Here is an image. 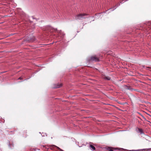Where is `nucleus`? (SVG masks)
I'll return each mask as SVG.
<instances>
[{"instance_id": "f3484780", "label": "nucleus", "mask_w": 151, "mask_h": 151, "mask_svg": "<svg viewBox=\"0 0 151 151\" xmlns=\"http://www.w3.org/2000/svg\"><path fill=\"white\" fill-rule=\"evenodd\" d=\"M128 0H126V1H128Z\"/></svg>"}, {"instance_id": "f8f14e48", "label": "nucleus", "mask_w": 151, "mask_h": 151, "mask_svg": "<svg viewBox=\"0 0 151 151\" xmlns=\"http://www.w3.org/2000/svg\"><path fill=\"white\" fill-rule=\"evenodd\" d=\"M14 131H15V130L13 131H9H9H8V132L9 133H12L13 134L14 133Z\"/></svg>"}, {"instance_id": "2eb2a0df", "label": "nucleus", "mask_w": 151, "mask_h": 151, "mask_svg": "<svg viewBox=\"0 0 151 151\" xmlns=\"http://www.w3.org/2000/svg\"><path fill=\"white\" fill-rule=\"evenodd\" d=\"M50 149L52 150V148L50 147Z\"/></svg>"}, {"instance_id": "0eeeda50", "label": "nucleus", "mask_w": 151, "mask_h": 151, "mask_svg": "<svg viewBox=\"0 0 151 151\" xmlns=\"http://www.w3.org/2000/svg\"><path fill=\"white\" fill-rule=\"evenodd\" d=\"M104 78L105 79H106L108 80H109L111 79L110 77H109V76H107V77L105 76L104 77Z\"/></svg>"}, {"instance_id": "6e6552de", "label": "nucleus", "mask_w": 151, "mask_h": 151, "mask_svg": "<svg viewBox=\"0 0 151 151\" xmlns=\"http://www.w3.org/2000/svg\"><path fill=\"white\" fill-rule=\"evenodd\" d=\"M138 130L139 132L141 134H142L143 133V130L142 129H138Z\"/></svg>"}, {"instance_id": "4468645a", "label": "nucleus", "mask_w": 151, "mask_h": 151, "mask_svg": "<svg viewBox=\"0 0 151 151\" xmlns=\"http://www.w3.org/2000/svg\"><path fill=\"white\" fill-rule=\"evenodd\" d=\"M22 78L21 77H20L19 78H18V79H20V80H22Z\"/></svg>"}, {"instance_id": "ddd939ff", "label": "nucleus", "mask_w": 151, "mask_h": 151, "mask_svg": "<svg viewBox=\"0 0 151 151\" xmlns=\"http://www.w3.org/2000/svg\"><path fill=\"white\" fill-rule=\"evenodd\" d=\"M41 147H45L46 148H47V145H41Z\"/></svg>"}, {"instance_id": "39448f33", "label": "nucleus", "mask_w": 151, "mask_h": 151, "mask_svg": "<svg viewBox=\"0 0 151 151\" xmlns=\"http://www.w3.org/2000/svg\"><path fill=\"white\" fill-rule=\"evenodd\" d=\"M89 147L91 150L93 151H94L96 149L95 147L93 145H89Z\"/></svg>"}, {"instance_id": "20e7f679", "label": "nucleus", "mask_w": 151, "mask_h": 151, "mask_svg": "<svg viewBox=\"0 0 151 151\" xmlns=\"http://www.w3.org/2000/svg\"><path fill=\"white\" fill-rule=\"evenodd\" d=\"M50 31L51 32H53V31H56L58 33L60 34L62 32V31H59L57 30V29L56 28H54L52 27H50Z\"/></svg>"}, {"instance_id": "7ed1b4c3", "label": "nucleus", "mask_w": 151, "mask_h": 151, "mask_svg": "<svg viewBox=\"0 0 151 151\" xmlns=\"http://www.w3.org/2000/svg\"><path fill=\"white\" fill-rule=\"evenodd\" d=\"M63 86L61 83H57L53 84L52 85V88H60Z\"/></svg>"}, {"instance_id": "423d86ee", "label": "nucleus", "mask_w": 151, "mask_h": 151, "mask_svg": "<svg viewBox=\"0 0 151 151\" xmlns=\"http://www.w3.org/2000/svg\"><path fill=\"white\" fill-rule=\"evenodd\" d=\"M107 151H113L114 148L112 147H109L106 149Z\"/></svg>"}, {"instance_id": "f257e3e1", "label": "nucleus", "mask_w": 151, "mask_h": 151, "mask_svg": "<svg viewBox=\"0 0 151 151\" xmlns=\"http://www.w3.org/2000/svg\"><path fill=\"white\" fill-rule=\"evenodd\" d=\"M86 15H87V14H78L76 17V19H83L86 18L85 16Z\"/></svg>"}, {"instance_id": "1a4fd4ad", "label": "nucleus", "mask_w": 151, "mask_h": 151, "mask_svg": "<svg viewBox=\"0 0 151 151\" xmlns=\"http://www.w3.org/2000/svg\"><path fill=\"white\" fill-rule=\"evenodd\" d=\"M52 147H57V148H58V149H59V150H60V151H64L63 150H62V149H60V148H59V147H57V146H55V145H53Z\"/></svg>"}, {"instance_id": "dca6fc26", "label": "nucleus", "mask_w": 151, "mask_h": 151, "mask_svg": "<svg viewBox=\"0 0 151 151\" xmlns=\"http://www.w3.org/2000/svg\"><path fill=\"white\" fill-rule=\"evenodd\" d=\"M85 96H88L89 95H85Z\"/></svg>"}, {"instance_id": "9d476101", "label": "nucleus", "mask_w": 151, "mask_h": 151, "mask_svg": "<svg viewBox=\"0 0 151 151\" xmlns=\"http://www.w3.org/2000/svg\"><path fill=\"white\" fill-rule=\"evenodd\" d=\"M125 86L126 87L125 88L128 89H131V87L130 86Z\"/></svg>"}, {"instance_id": "9b49d317", "label": "nucleus", "mask_w": 151, "mask_h": 151, "mask_svg": "<svg viewBox=\"0 0 151 151\" xmlns=\"http://www.w3.org/2000/svg\"><path fill=\"white\" fill-rule=\"evenodd\" d=\"M9 147L11 148H12V147H13V144H9Z\"/></svg>"}, {"instance_id": "f03ea898", "label": "nucleus", "mask_w": 151, "mask_h": 151, "mask_svg": "<svg viewBox=\"0 0 151 151\" xmlns=\"http://www.w3.org/2000/svg\"><path fill=\"white\" fill-rule=\"evenodd\" d=\"M88 60L89 61H99V59L96 55H93L90 57L88 59Z\"/></svg>"}]
</instances>
